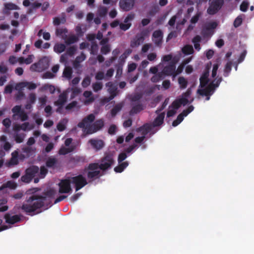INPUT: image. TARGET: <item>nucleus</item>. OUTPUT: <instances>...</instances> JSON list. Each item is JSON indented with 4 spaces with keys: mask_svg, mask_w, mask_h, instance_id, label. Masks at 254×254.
<instances>
[{
    "mask_svg": "<svg viewBox=\"0 0 254 254\" xmlns=\"http://www.w3.org/2000/svg\"><path fill=\"white\" fill-rule=\"evenodd\" d=\"M242 18L241 16H238L234 20L233 25L235 28L240 26L242 23Z\"/></svg>",
    "mask_w": 254,
    "mask_h": 254,
    "instance_id": "obj_49",
    "label": "nucleus"
},
{
    "mask_svg": "<svg viewBox=\"0 0 254 254\" xmlns=\"http://www.w3.org/2000/svg\"><path fill=\"white\" fill-rule=\"evenodd\" d=\"M49 64L48 59L46 57H44L41 59L39 61L35 63L31 66L30 68L35 71L41 72L49 67Z\"/></svg>",
    "mask_w": 254,
    "mask_h": 254,
    "instance_id": "obj_7",
    "label": "nucleus"
},
{
    "mask_svg": "<svg viewBox=\"0 0 254 254\" xmlns=\"http://www.w3.org/2000/svg\"><path fill=\"white\" fill-rule=\"evenodd\" d=\"M119 164V165L114 168V171L116 173H122L129 164L127 161L123 162Z\"/></svg>",
    "mask_w": 254,
    "mask_h": 254,
    "instance_id": "obj_24",
    "label": "nucleus"
},
{
    "mask_svg": "<svg viewBox=\"0 0 254 254\" xmlns=\"http://www.w3.org/2000/svg\"><path fill=\"white\" fill-rule=\"evenodd\" d=\"M13 89V85L9 84L5 87L4 92L6 94H10L12 92Z\"/></svg>",
    "mask_w": 254,
    "mask_h": 254,
    "instance_id": "obj_60",
    "label": "nucleus"
},
{
    "mask_svg": "<svg viewBox=\"0 0 254 254\" xmlns=\"http://www.w3.org/2000/svg\"><path fill=\"white\" fill-rule=\"evenodd\" d=\"M98 169H100V164L97 163H93L89 164L88 169L90 171H97Z\"/></svg>",
    "mask_w": 254,
    "mask_h": 254,
    "instance_id": "obj_42",
    "label": "nucleus"
},
{
    "mask_svg": "<svg viewBox=\"0 0 254 254\" xmlns=\"http://www.w3.org/2000/svg\"><path fill=\"white\" fill-rule=\"evenodd\" d=\"M42 89L43 90H49L51 94L54 93L56 90L55 86L49 84H44L42 87Z\"/></svg>",
    "mask_w": 254,
    "mask_h": 254,
    "instance_id": "obj_36",
    "label": "nucleus"
},
{
    "mask_svg": "<svg viewBox=\"0 0 254 254\" xmlns=\"http://www.w3.org/2000/svg\"><path fill=\"white\" fill-rule=\"evenodd\" d=\"M18 152L15 151L12 153V157L10 159L9 164L11 165H15L18 164V160L17 159Z\"/></svg>",
    "mask_w": 254,
    "mask_h": 254,
    "instance_id": "obj_34",
    "label": "nucleus"
},
{
    "mask_svg": "<svg viewBox=\"0 0 254 254\" xmlns=\"http://www.w3.org/2000/svg\"><path fill=\"white\" fill-rule=\"evenodd\" d=\"M4 218L5 220V222L9 224H14L21 220L19 215H14L11 216L9 213H6L4 216Z\"/></svg>",
    "mask_w": 254,
    "mask_h": 254,
    "instance_id": "obj_17",
    "label": "nucleus"
},
{
    "mask_svg": "<svg viewBox=\"0 0 254 254\" xmlns=\"http://www.w3.org/2000/svg\"><path fill=\"white\" fill-rule=\"evenodd\" d=\"M17 116H19L22 121H25L28 119V115L23 110H22Z\"/></svg>",
    "mask_w": 254,
    "mask_h": 254,
    "instance_id": "obj_56",
    "label": "nucleus"
},
{
    "mask_svg": "<svg viewBox=\"0 0 254 254\" xmlns=\"http://www.w3.org/2000/svg\"><path fill=\"white\" fill-rule=\"evenodd\" d=\"M163 34L161 30H155L152 34V41L157 46H161L163 41Z\"/></svg>",
    "mask_w": 254,
    "mask_h": 254,
    "instance_id": "obj_12",
    "label": "nucleus"
},
{
    "mask_svg": "<svg viewBox=\"0 0 254 254\" xmlns=\"http://www.w3.org/2000/svg\"><path fill=\"white\" fill-rule=\"evenodd\" d=\"M131 24L130 23H121L120 24V28L121 30L125 31L128 30L131 26Z\"/></svg>",
    "mask_w": 254,
    "mask_h": 254,
    "instance_id": "obj_57",
    "label": "nucleus"
},
{
    "mask_svg": "<svg viewBox=\"0 0 254 254\" xmlns=\"http://www.w3.org/2000/svg\"><path fill=\"white\" fill-rule=\"evenodd\" d=\"M100 171H88L87 174L88 179L94 180L99 178L100 176Z\"/></svg>",
    "mask_w": 254,
    "mask_h": 254,
    "instance_id": "obj_27",
    "label": "nucleus"
},
{
    "mask_svg": "<svg viewBox=\"0 0 254 254\" xmlns=\"http://www.w3.org/2000/svg\"><path fill=\"white\" fill-rule=\"evenodd\" d=\"M56 194V191L50 189L44 193L43 195L33 194L27 196L25 200L20 206V209L26 214L33 216L40 213L37 210L52 205V199L54 198Z\"/></svg>",
    "mask_w": 254,
    "mask_h": 254,
    "instance_id": "obj_1",
    "label": "nucleus"
},
{
    "mask_svg": "<svg viewBox=\"0 0 254 254\" xmlns=\"http://www.w3.org/2000/svg\"><path fill=\"white\" fill-rule=\"evenodd\" d=\"M168 100H169V99L168 98H167L165 100V101H164V102L163 103V104H162L161 106L158 108L156 111H155V113L157 114H159L160 113V112L162 111L165 107L166 106H167V105L168 104Z\"/></svg>",
    "mask_w": 254,
    "mask_h": 254,
    "instance_id": "obj_55",
    "label": "nucleus"
},
{
    "mask_svg": "<svg viewBox=\"0 0 254 254\" xmlns=\"http://www.w3.org/2000/svg\"><path fill=\"white\" fill-rule=\"evenodd\" d=\"M209 66L207 65V67H206V69L203 72L202 74L200 77L199 81H200V84L199 87L201 88H203L206 86V85L208 84L209 82V78L208 76L209 75Z\"/></svg>",
    "mask_w": 254,
    "mask_h": 254,
    "instance_id": "obj_13",
    "label": "nucleus"
},
{
    "mask_svg": "<svg viewBox=\"0 0 254 254\" xmlns=\"http://www.w3.org/2000/svg\"><path fill=\"white\" fill-rule=\"evenodd\" d=\"M70 180L71 184L74 185L76 191L79 190L88 184L86 178L81 174L71 177Z\"/></svg>",
    "mask_w": 254,
    "mask_h": 254,
    "instance_id": "obj_5",
    "label": "nucleus"
},
{
    "mask_svg": "<svg viewBox=\"0 0 254 254\" xmlns=\"http://www.w3.org/2000/svg\"><path fill=\"white\" fill-rule=\"evenodd\" d=\"M26 134L24 133H15L14 138L15 142L17 143L22 142L25 138Z\"/></svg>",
    "mask_w": 254,
    "mask_h": 254,
    "instance_id": "obj_30",
    "label": "nucleus"
},
{
    "mask_svg": "<svg viewBox=\"0 0 254 254\" xmlns=\"http://www.w3.org/2000/svg\"><path fill=\"white\" fill-rule=\"evenodd\" d=\"M165 112L159 114L158 116L154 119L152 123L150 124L153 128L160 126L164 123Z\"/></svg>",
    "mask_w": 254,
    "mask_h": 254,
    "instance_id": "obj_19",
    "label": "nucleus"
},
{
    "mask_svg": "<svg viewBox=\"0 0 254 254\" xmlns=\"http://www.w3.org/2000/svg\"><path fill=\"white\" fill-rule=\"evenodd\" d=\"M25 87H27L29 90H33L35 89L37 86L35 83L32 82H20L17 84L15 88L17 89L18 88H23Z\"/></svg>",
    "mask_w": 254,
    "mask_h": 254,
    "instance_id": "obj_22",
    "label": "nucleus"
},
{
    "mask_svg": "<svg viewBox=\"0 0 254 254\" xmlns=\"http://www.w3.org/2000/svg\"><path fill=\"white\" fill-rule=\"evenodd\" d=\"M70 179L62 180L59 184V192L61 193H69L72 190Z\"/></svg>",
    "mask_w": 254,
    "mask_h": 254,
    "instance_id": "obj_9",
    "label": "nucleus"
},
{
    "mask_svg": "<svg viewBox=\"0 0 254 254\" xmlns=\"http://www.w3.org/2000/svg\"><path fill=\"white\" fill-rule=\"evenodd\" d=\"M249 3L246 0H244L241 4L240 8L242 11L246 12L248 9Z\"/></svg>",
    "mask_w": 254,
    "mask_h": 254,
    "instance_id": "obj_47",
    "label": "nucleus"
},
{
    "mask_svg": "<svg viewBox=\"0 0 254 254\" xmlns=\"http://www.w3.org/2000/svg\"><path fill=\"white\" fill-rule=\"evenodd\" d=\"M132 123V120L131 118H129L127 120L124 121L123 123L124 127L127 128L131 126Z\"/></svg>",
    "mask_w": 254,
    "mask_h": 254,
    "instance_id": "obj_64",
    "label": "nucleus"
},
{
    "mask_svg": "<svg viewBox=\"0 0 254 254\" xmlns=\"http://www.w3.org/2000/svg\"><path fill=\"white\" fill-rule=\"evenodd\" d=\"M111 51L110 47L109 45L103 46L101 48V52L102 54L106 55Z\"/></svg>",
    "mask_w": 254,
    "mask_h": 254,
    "instance_id": "obj_50",
    "label": "nucleus"
},
{
    "mask_svg": "<svg viewBox=\"0 0 254 254\" xmlns=\"http://www.w3.org/2000/svg\"><path fill=\"white\" fill-rule=\"evenodd\" d=\"M22 111L21 106L16 105L14 106L12 109V112L14 113V115H13V117L14 118L15 116L18 115Z\"/></svg>",
    "mask_w": 254,
    "mask_h": 254,
    "instance_id": "obj_51",
    "label": "nucleus"
},
{
    "mask_svg": "<svg viewBox=\"0 0 254 254\" xmlns=\"http://www.w3.org/2000/svg\"><path fill=\"white\" fill-rule=\"evenodd\" d=\"M39 171V177L42 179L44 178L48 172V169L44 166H41Z\"/></svg>",
    "mask_w": 254,
    "mask_h": 254,
    "instance_id": "obj_43",
    "label": "nucleus"
},
{
    "mask_svg": "<svg viewBox=\"0 0 254 254\" xmlns=\"http://www.w3.org/2000/svg\"><path fill=\"white\" fill-rule=\"evenodd\" d=\"M65 21V19L64 17L60 19V18L56 17L54 18L53 23L55 25L57 26L59 25L61 23H64Z\"/></svg>",
    "mask_w": 254,
    "mask_h": 254,
    "instance_id": "obj_54",
    "label": "nucleus"
},
{
    "mask_svg": "<svg viewBox=\"0 0 254 254\" xmlns=\"http://www.w3.org/2000/svg\"><path fill=\"white\" fill-rule=\"evenodd\" d=\"M153 128L152 127L150 124L146 123L139 127L137 129V130L141 132L142 135L144 136L145 137V136L149 132H150L151 134H153L155 133V131L152 132Z\"/></svg>",
    "mask_w": 254,
    "mask_h": 254,
    "instance_id": "obj_15",
    "label": "nucleus"
},
{
    "mask_svg": "<svg viewBox=\"0 0 254 254\" xmlns=\"http://www.w3.org/2000/svg\"><path fill=\"white\" fill-rule=\"evenodd\" d=\"M98 51V45L96 43H94L92 44L90 49V53L92 55H96Z\"/></svg>",
    "mask_w": 254,
    "mask_h": 254,
    "instance_id": "obj_58",
    "label": "nucleus"
},
{
    "mask_svg": "<svg viewBox=\"0 0 254 254\" xmlns=\"http://www.w3.org/2000/svg\"><path fill=\"white\" fill-rule=\"evenodd\" d=\"M113 156L110 153H107L100 160V170L103 171L109 169L114 163Z\"/></svg>",
    "mask_w": 254,
    "mask_h": 254,
    "instance_id": "obj_4",
    "label": "nucleus"
},
{
    "mask_svg": "<svg viewBox=\"0 0 254 254\" xmlns=\"http://www.w3.org/2000/svg\"><path fill=\"white\" fill-rule=\"evenodd\" d=\"M175 64V62H172L168 65L164 67L163 71L165 75H172L173 77H175L174 74L176 69Z\"/></svg>",
    "mask_w": 254,
    "mask_h": 254,
    "instance_id": "obj_16",
    "label": "nucleus"
},
{
    "mask_svg": "<svg viewBox=\"0 0 254 254\" xmlns=\"http://www.w3.org/2000/svg\"><path fill=\"white\" fill-rule=\"evenodd\" d=\"M4 7L8 10H15L18 9V7L16 4L11 2L5 3Z\"/></svg>",
    "mask_w": 254,
    "mask_h": 254,
    "instance_id": "obj_48",
    "label": "nucleus"
},
{
    "mask_svg": "<svg viewBox=\"0 0 254 254\" xmlns=\"http://www.w3.org/2000/svg\"><path fill=\"white\" fill-rule=\"evenodd\" d=\"M214 90L213 84L210 83L205 88L198 89L197 92L201 96H207L206 99L209 100L210 98L208 96L211 95Z\"/></svg>",
    "mask_w": 254,
    "mask_h": 254,
    "instance_id": "obj_11",
    "label": "nucleus"
},
{
    "mask_svg": "<svg viewBox=\"0 0 254 254\" xmlns=\"http://www.w3.org/2000/svg\"><path fill=\"white\" fill-rule=\"evenodd\" d=\"M95 119L94 115L90 114L79 122L77 126L82 128L83 131L87 134L94 133L100 130L104 126V122L103 119L97 120L91 125L90 124L94 121Z\"/></svg>",
    "mask_w": 254,
    "mask_h": 254,
    "instance_id": "obj_2",
    "label": "nucleus"
},
{
    "mask_svg": "<svg viewBox=\"0 0 254 254\" xmlns=\"http://www.w3.org/2000/svg\"><path fill=\"white\" fill-rule=\"evenodd\" d=\"M232 62H228L225 65L224 70V76L227 77L229 75L232 69Z\"/></svg>",
    "mask_w": 254,
    "mask_h": 254,
    "instance_id": "obj_35",
    "label": "nucleus"
},
{
    "mask_svg": "<svg viewBox=\"0 0 254 254\" xmlns=\"http://www.w3.org/2000/svg\"><path fill=\"white\" fill-rule=\"evenodd\" d=\"M135 4V0H120L119 5L120 8L125 11L132 9Z\"/></svg>",
    "mask_w": 254,
    "mask_h": 254,
    "instance_id": "obj_10",
    "label": "nucleus"
},
{
    "mask_svg": "<svg viewBox=\"0 0 254 254\" xmlns=\"http://www.w3.org/2000/svg\"><path fill=\"white\" fill-rule=\"evenodd\" d=\"M57 129L59 131H64L66 128L65 124L64 123V120H63L59 122L57 126Z\"/></svg>",
    "mask_w": 254,
    "mask_h": 254,
    "instance_id": "obj_52",
    "label": "nucleus"
},
{
    "mask_svg": "<svg viewBox=\"0 0 254 254\" xmlns=\"http://www.w3.org/2000/svg\"><path fill=\"white\" fill-rule=\"evenodd\" d=\"M92 88L94 92H97L103 88V84L100 82H96L92 84Z\"/></svg>",
    "mask_w": 254,
    "mask_h": 254,
    "instance_id": "obj_39",
    "label": "nucleus"
},
{
    "mask_svg": "<svg viewBox=\"0 0 254 254\" xmlns=\"http://www.w3.org/2000/svg\"><path fill=\"white\" fill-rule=\"evenodd\" d=\"M74 147L73 146H70L68 148H66L65 147H62L59 150V154L60 155H66L70 152H72L74 150Z\"/></svg>",
    "mask_w": 254,
    "mask_h": 254,
    "instance_id": "obj_28",
    "label": "nucleus"
},
{
    "mask_svg": "<svg viewBox=\"0 0 254 254\" xmlns=\"http://www.w3.org/2000/svg\"><path fill=\"white\" fill-rule=\"evenodd\" d=\"M178 83L181 89H185L187 87L188 82L184 77L181 76L178 78Z\"/></svg>",
    "mask_w": 254,
    "mask_h": 254,
    "instance_id": "obj_37",
    "label": "nucleus"
},
{
    "mask_svg": "<svg viewBox=\"0 0 254 254\" xmlns=\"http://www.w3.org/2000/svg\"><path fill=\"white\" fill-rule=\"evenodd\" d=\"M142 97V95L140 93H137L134 95L131 98L132 103H140V100Z\"/></svg>",
    "mask_w": 254,
    "mask_h": 254,
    "instance_id": "obj_41",
    "label": "nucleus"
},
{
    "mask_svg": "<svg viewBox=\"0 0 254 254\" xmlns=\"http://www.w3.org/2000/svg\"><path fill=\"white\" fill-rule=\"evenodd\" d=\"M72 74V70L71 67L68 66L66 67L63 72V76L68 79L71 78Z\"/></svg>",
    "mask_w": 254,
    "mask_h": 254,
    "instance_id": "obj_33",
    "label": "nucleus"
},
{
    "mask_svg": "<svg viewBox=\"0 0 254 254\" xmlns=\"http://www.w3.org/2000/svg\"><path fill=\"white\" fill-rule=\"evenodd\" d=\"M181 105L178 101V99L174 101L171 104V107L175 110H178L181 107Z\"/></svg>",
    "mask_w": 254,
    "mask_h": 254,
    "instance_id": "obj_59",
    "label": "nucleus"
},
{
    "mask_svg": "<svg viewBox=\"0 0 254 254\" xmlns=\"http://www.w3.org/2000/svg\"><path fill=\"white\" fill-rule=\"evenodd\" d=\"M184 117L180 114L178 116L177 119L174 121L172 123L173 127H176L179 125L184 120Z\"/></svg>",
    "mask_w": 254,
    "mask_h": 254,
    "instance_id": "obj_45",
    "label": "nucleus"
},
{
    "mask_svg": "<svg viewBox=\"0 0 254 254\" xmlns=\"http://www.w3.org/2000/svg\"><path fill=\"white\" fill-rule=\"evenodd\" d=\"M217 23L215 21L207 23L202 28L201 34L204 37H211L214 33V29L217 26Z\"/></svg>",
    "mask_w": 254,
    "mask_h": 254,
    "instance_id": "obj_8",
    "label": "nucleus"
},
{
    "mask_svg": "<svg viewBox=\"0 0 254 254\" xmlns=\"http://www.w3.org/2000/svg\"><path fill=\"white\" fill-rule=\"evenodd\" d=\"M58 163V161L57 159L55 157H50L47 159L46 162V166L49 168L55 169L57 167Z\"/></svg>",
    "mask_w": 254,
    "mask_h": 254,
    "instance_id": "obj_21",
    "label": "nucleus"
},
{
    "mask_svg": "<svg viewBox=\"0 0 254 254\" xmlns=\"http://www.w3.org/2000/svg\"><path fill=\"white\" fill-rule=\"evenodd\" d=\"M159 11V6L155 4L152 5L147 12V15L150 16H154Z\"/></svg>",
    "mask_w": 254,
    "mask_h": 254,
    "instance_id": "obj_26",
    "label": "nucleus"
},
{
    "mask_svg": "<svg viewBox=\"0 0 254 254\" xmlns=\"http://www.w3.org/2000/svg\"><path fill=\"white\" fill-rule=\"evenodd\" d=\"M39 172V168L35 165H32L27 168L25 171V175L21 177L22 182L25 183H30L36 175Z\"/></svg>",
    "mask_w": 254,
    "mask_h": 254,
    "instance_id": "obj_3",
    "label": "nucleus"
},
{
    "mask_svg": "<svg viewBox=\"0 0 254 254\" xmlns=\"http://www.w3.org/2000/svg\"><path fill=\"white\" fill-rule=\"evenodd\" d=\"M67 29L65 28H57L56 31V35L57 36L61 37L63 39L67 38Z\"/></svg>",
    "mask_w": 254,
    "mask_h": 254,
    "instance_id": "obj_23",
    "label": "nucleus"
},
{
    "mask_svg": "<svg viewBox=\"0 0 254 254\" xmlns=\"http://www.w3.org/2000/svg\"><path fill=\"white\" fill-rule=\"evenodd\" d=\"M127 157V154L126 152H122L119 154L118 158V161L119 163L123 162Z\"/></svg>",
    "mask_w": 254,
    "mask_h": 254,
    "instance_id": "obj_53",
    "label": "nucleus"
},
{
    "mask_svg": "<svg viewBox=\"0 0 254 254\" xmlns=\"http://www.w3.org/2000/svg\"><path fill=\"white\" fill-rule=\"evenodd\" d=\"M91 83V78L89 76H87L84 78L82 81L81 84L83 87L86 88Z\"/></svg>",
    "mask_w": 254,
    "mask_h": 254,
    "instance_id": "obj_44",
    "label": "nucleus"
},
{
    "mask_svg": "<svg viewBox=\"0 0 254 254\" xmlns=\"http://www.w3.org/2000/svg\"><path fill=\"white\" fill-rule=\"evenodd\" d=\"M117 130V127L115 125H112L110 126L108 129V133L111 135H114L115 134Z\"/></svg>",
    "mask_w": 254,
    "mask_h": 254,
    "instance_id": "obj_61",
    "label": "nucleus"
},
{
    "mask_svg": "<svg viewBox=\"0 0 254 254\" xmlns=\"http://www.w3.org/2000/svg\"><path fill=\"white\" fill-rule=\"evenodd\" d=\"M11 124V121L9 118H5L2 121V125L5 127L3 130L5 133H8V129L10 127Z\"/></svg>",
    "mask_w": 254,
    "mask_h": 254,
    "instance_id": "obj_38",
    "label": "nucleus"
},
{
    "mask_svg": "<svg viewBox=\"0 0 254 254\" xmlns=\"http://www.w3.org/2000/svg\"><path fill=\"white\" fill-rule=\"evenodd\" d=\"M77 104V102L75 101H73L66 106L65 109L67 110H70L73 109V108L75 107Z\"/></svg>",
    "mask_w": 254,
    "mask_h": 254,
    "instance_id": "obj_63",
    "label": "nucleus"
},
{
    "mask_svg": "<svg viewBox=\"0 0 254 254\" xmlns=\"http://www.w3.org/2000/svg\"><path fill=\"white\" fill-rule=\"evenodd\" d=\"M224 4V0H210V5L207 12L210 15L216 13Z\"/></svg>",
    "mask_w": 254,
    "mask_h": 254,
    "instance_id": "obj_6",
    "label": "nucleus"
},
{
    "mask_svg": "<svg viewBox=\"0 0 254 254\" xmlns=\"http://www.w3.org/2000/svg\"><path fill=\"white\" fill-rule=\"evenodd\" d=\"M66 49L65 45L62 43H57L54 47V51L57 53L60 54L64 52Z\"/></svg>",
    "mask_w": 254,
    "mask_h": 254,
    "instance_id": "obj_25",
    "label": "nucleus"
},
{
    "mask_svg": "<svg viewBox=\"0 0 254 254\" xmlns=\"http://www.w3.org/2000/svg\"><path fill=\"white\" fill-rule=\"evenodd\" d=\"M144 109V106L141 103H132V108L129 112L130 116H132L139 113Z\"/></svg>",
    "mask_w": 254,
    "mask_h": 254,
    "instance_id": "obj_18",
    "label": "nucleus"
},
{
    "mask_svg": "<svg viewBox=\"0 0 254 254\" xmlns=\"http://www.w3.org/2000/svg\"><path fill=\"white\" fill-rule=\"evenodd\" d=\"M193 51L192 46L190 45L185 46L182 49V52L185 55H190Z\"/></svg>",
    "mask_w": 254,
    "mask_h": 254,
    "instance_id": "obj_32",
    "label": "nucleus"
},
{
    "mask_svg": "<svg viewBox=\"0 0 254 254\" xmlns=\"http://www.w3.org/2000/svg\"><path fill=\"white\" fill-rule=\"evenodd\" d=\"M67 99V94L64 92L59 95L58 99L55 102L56 106H64Z\"/></svg>",
    "mask_w": 254,
    "mask_h": 254,
    "instance_id": "obj_20",
    "label": "nucleus"
},
{
    "mask_svg": "<svg viewBox=\"0 0 254 254\" xmlns=\"http://www.w3.org/2000/svg\"><path fill=\"white\" fill-rule=\"evenodd\" d=\"M122 108L123 104L122 103L116 104L111 110V116L113 117H115L122 110Z\"/></svg>",
    "mask_w": 254,
    "mask_h": 254,
    "instance_id": "obj_29",
    "label": "nucleus"
},
{
    "mask_svg": "<svg viewBox=\"0 0 254 254\" xmlns=\"http://www.w3.org/2000/svg\"><path fill=\"white\" fill-rule=\"evenodd\" d=\"M64 40L65 41L66 44L70 45L77 42L78 38L74 35H72L69 36L68 37L67 36V38Z\"/></svg>",
    "mask_w": 254,
    "mask_h": 254,
    "instance_id": "obj_31",
    "label": "nucleus"
},
{
    "mask_svg": "<svg viewBox=\"0 0 254 254\" xmlns=\"http://www.w3.org/2000/svg\"><path fill=\"white\" fill-rule=\"evenodd\" d=\"M108 12V9L106 7L102 6L98 9V13L100 16L104 17Z\"/></svg>",
    "mask_w": 254,
    "mask_h": 254,
    "instance_id": "obj_46",
    "label": "nucleus"
},
{
    "mask_svg": "<svg viewBox=\"0 0 254 254\" xmlns=\"http://www.w3.org/2000/svg\"><path fill=\"white\" fill-rule=\"evenodd\" d=\"M88 143L96 151L102 149L105 146V142L101 139L92 138L88 141Z\"/></svg>",
    "mask_w": 254,
    "mask_h": 254,
    "instance_id": "obj_14",
    "label": "nucleus"
},
{
    "mask_svg": "<svg viewBox=\"0 0 254 254\" xmlns=\"http://www.w3.org/2000/svg\"><path fill=\"white\" fill-rule=\"evenodd\" d=\"M76 50V47L75 46H72L66 49L65 53L67 56L71 57L75 53Z\"/></svg>",
    "mask_w": 254,
    "mask_h": 254,
    "instance_id": "obj_40",
    "label": "nucleus"
},
{
    "mask_svg": "<svg viewBox=\"0 0 254 254\" xmlns=\"http://www.w3.org/2000/svg\"><path fill=\"white\" fill-rule=\"evenodd\" d=\"M86 59V56L83 53H81L80 55L77 56L75 60L76 63H81Z\"/></svg>",
    "mask_w": 254,
    "mask_h": 254,
    "instance_id": "obj_62",
    "label": "nucleus"
}]
</instances>
